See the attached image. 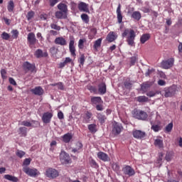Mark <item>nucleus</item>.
<instances>
[{"label": "nucleus", "instance_id": "nucleus-1", "mask_svg": "<svg viewBox=\"0 0 182 182\" xmlns=\"http://www.w3.org/2000/svg\"><path fill=\"white\" fill-rule=\"evenodd\" d=\"M126 36L127 45L132 47L136 46V43H134V40L136 39V32H134V30L132 28L125 29L122 33V37L126 38Z\"/></svg>", "mask_w": 182, "mask_h": 182}, {"label": "nucleus", "instance_id": "nucleus-2", "mask_svg": "<svg viewBox=\"0 0 182 182\" xmlns=\"http://www.w3.org/2000/svg\"><path fill=\"white\" fill-rule=\"evenodd\" d=\"M132 116L133 117H134V119H137V120H142L143 122H145V120H147V118L149 117L147 112L141 109H134L132 111Z\"/></svg>", "mask_w": 182, "mask_h": 182}, {"label": "nucleus", "instance_id": "nucleus-3", "mask_svg": "<svg viewBox=\"0 0 182 182\" xmlns=\"http://www.w3.org/2000/svg\"><path fill=\"white\" fill-rule=\"evenodd\" d=\"M23 171L27 174V176H29V177H36L37 176H39L41 173H39V171L35 168H30L28 166L23 168Z\"/></svg>", "mask_w": 182, "mask_h": 182}, {"label": "nucleus", "instance_id": "nucleus-4", "mask_svg": "<svg viewBox=\"0 0 182 182\" xmlns=\"http://www.w3.org/2000/svg\"><path fill=\"white\" fill-rule=\"evenodd\" d=\"M45 174L48 178H56V177L59 176V172L58 170L53 168H47Z\"/></svg>", "mask_w": 182, "mask_h": 182}, {"label": "nucleus", "instance_id": "nucleus-5", "mask_svg": "<svg viewBox=\"0 0 182 182\" xmlns=\"http://www.w3.org/2000/svg\"><path fill=\"white\" fill-rule=\"evenodd\" d=\"M69 50L70 52L71 56L75 58L76 48H75V37H73V36H70Z\"/></svg>", "mask_w": 182, "mask_h": 182}, {"label": "nucleus", "instance_id": "nucleus-6", "mask_svg": "<svg viewBox=\"0 0 182 182\" xmlns=\"http://www.w3.org/2000/svg\"><path fill=\"white\" fill-rule=\"evenodd\" d=\"M176 86L165 88L163 95L165 97H171V96H174V95H176Z\"/></svg>", "mask_w": 182, "mask_h": 182}, {"label": "nucleus", "instance_id": "nucleus-7", "mask_svg": "<svg viewBox=\"0 0 182 182\" xmlns=\"http://www.w3.org/2000/svg\"><path fill=\"white\" fill-rule=\"evenodd\" d=\"M60 160L62 164H69L70 163V156L64 151L60 154Z\"/></svg>", "mask_w": 182, "mask_h": 182}, {"label": "nucleus", "instance_id": "nucleus-8", "mask_svg": "<svg viewBox=\"0 0 182 182\" xmlns=\"http://www.w3.org/2000/svg\"><path fill=\"white\" fill-rule=\"evenodd\" d=\"M24 70L26 72H31V73H36V67L35 64H31L29 62H25L23 65Z\"/></svg>", "mask_w": 182, "mask_h": 182}, {"label": "nucleus", "instance_id": "nucleus-9", "mask_svg": "<svg viewBox=\"0 0 182 182\" xmlns=\"http://www.w3.org/2000/svg\"><path fill=\"white\" fill-rule=\"evenodd\" d=\"M174 65V58H169L166 60H163L161 63V66L163 69H170V68H173Z\"/></svg>", "mask_w": 182, "mask_h": 182}, {"label": "nucleus", "instance_id": "nucleus-10", "mask_svg": "<svg viewBox=\"0 0 182 182\" xmlns=\"http://www.w3.org/2000/svg\"><path fill=\"white\" fill-rule=\"evenodd\" d=\"M122 171L125 176H129V177H132L136 174L134 169L132 168L130 166H126L122 168Z\"/></svg>", "mask_w": 182, "mask_h": 182}, {"label": "nucleus", "instance_id": "nucleus-11", "mask_svg": "<svg viewBox=\"0 0 182 182\" xmlns=\"http://www.w3.org/2000/svg\"><path fill=\"white\" fill-rule=\"evenodd\" d=\"M133 136L134 139H144L146 137V132L141 130L135 129L132 132Z\"/></svg>", "mask_w": 182, "mask_h": 182}, {"label": "nucleus", "instance_id": "nucleus-12", "mask_svg": "<svg viewBox=\"0 0 182 182\" xmlns=\"http://www.w3.org/2000/svg\"><path fill=\"white\" fill-rule=\"evenodd\" d=\"M151 86H153V82H144L141 85V90L143 92V93H146L149 90V89L151 87Z\"/></svg>", "mask_w": 182, "mask_h": 182}, {"label": "nucleus", "instance_id": "nucleus-13", "mask_svg": "<svg viewBox=\"0 0 182 182\" xmlns=\"http://www.w3.org/2000/svg\"><path fill=\"white\" fill-rule=\"evenodd\" d=\"M27 41L29 45H36L38 40L33 33H29L27 36Z\"/></svg>", "mask_w": 182, "mask_h": 182}, {"label": "nucleus", "instance_id": "nucleus-14", "mask_svg": "<svg viewBox=\"0 0 182 182\" xmlns=\"http://www.w3.org/2000/svg\"><path fill=\"white\" fill-rule=\"evenodd\" d=\"M78 9L80 11V12H86L87 14H89V5L87 4L85 2H80L78 4Z\"/></svg>", "mask_w": 182, "mask_h": 182}, {"label": "nucleus", "instance_id": "nucleus-15", "mask_svg": "<svg viewBox=\"0 0 182 182\" xmlns=\"http://www.w3.org/2000/svg\"><path fill=\"white\" fill-rule=\"evenodd\" d=\"M53 117V114L50 112H46L43 114L42 120L43 123L48 124L50 123V120Z\"/></svg>", "mask_w": 182, "mask_h": 182}, {"label": "nucleus", "instance_id": "nucleus-16", "mask_svg": "<svg viewBox=\"0 0 182 182\" xmlns=\"http://www.w3.org/2000/svg\"><path fill=\"white\" fill-rule=\"evenodd\" d=\"M122 130H123V127L122 126V124H119L117 122L114 124L112 132L114 133V134H120V133H122Z\"/></svg>", "mask_w": 182, "mask_h": 182}, {"label": "nucleus", "instance_id": "nucleus-17", "mask_svg": "<svg viewBox=\"0 0 182 182\" xmlns=\"http://www.w3.org/2000/svg\"><path fill=\"white\" fill-rule=\"evenodd\" d=\"M54 43H55V45H60V46H66V45H68L66 39H65L63 37L56 38L54 41Z\"/></svg>", "mask_w": 182, "mask_h": 182}, {"label": "nucleus", "instance_id": "nucleus-18", "mask_svg": "<svg viewBox=\"0 0 182 182\" xmlns=\"http://www.w3.org/2000/svg\"><path fill=\"white\" fill-rule=\"evenodd\" d=\"M31 92L33 95H36V96H42V95H43V93L45 92V91L41 86L36 87L34 89H32Z\"/></svg>", "mask_w": 182, "mask_h": 182}, {"label": "nucleus", "instance_id": "nucleus-19", "mask_svg": "<svg viewBox=\"0 0 182 182\" xmlns=\"http://www.w3.org/2000/svg\"><path fill=\"white\" fill-rule=\"evenodd\" d=\"M91 104L97 106V105H103V100L100 97H92Z\"/></svg>", "mask_w": 182, "mask_h": 182}, {"label": "nucleus", "instance_id": "nucleus-20", "mask_svg": "<svg viewBox=\"0 0 182 182\" xmlns=\"http://www.w3.org/2000/svg\"><path fill=\"white\" fill-rule=\"evenodd\" d=\"M117 18L119 23L123 21V16L122 15V5L119 4L117 9Z\"/></svg>", "mask_w": 182, "mask_h": 182}, {"label": "nucleus", "instance_id": "nucleus-21", "mask_svg": "<svg viewBox=\"0 0 182 182\" xmlns=\"http://www.w3.org/2000/svg\"><path fill=\"white\" fill-rule=\"evenodd\" d=\"M116 39H117V35L113 31H110L107 36V41L109 43L114 42Z\"/></svg>", "mask_w": 182, "mask_h": 182}, {"label": "nucleus", "instance_id": "nucleus-22", "mask_svg": "<svg viewBox=\"0 0 182 182\" xmlns=\"http://www.w3.org/2000/svg\"><path fill=\"white\" fill-rule=\"evenodd\" d=\"M36 58H47L48 56V53L45 52L43 53V51L41 49H38L36 50L35 53H34Z\"/></svg>", "mask_w": 182, "mask_h": 182}, {"label": "nucleus", "instance_id": "nucleus-23", "mask_svg": "<svg viewBox=\"0 0 182 182\" xmlns=\"http://www.w3.org/2000/svg\"><path fill=\"white\" fill-rule=\"evenodd\" d=\"M97 157L100 160H102V161H109V156H107L106 153H104L102 151L98 152Z\"/></svg>", "mask_w": 182, "mask_h": 182}, {"label": "nucleus", "instance_id": "nucleus-24", "mask_svg": "<svg viewBox=\"0 0 182 182\" xmlns=\"http://www.w3.org/2000/svg\"><path fill=\"white\" fill-rule=\"evenodd\" d=\"M98 92L100 95H105L106 93V84L102 82L98 85Z\"/></svg>", "mask_w": 182, "mask_h": 182}, {"label": "nucleus", "instance_id": "nucleus-25", "mask_svg": "<svg viewBox=\"0 0 182 182\" xmlns=\"http://www.w3.org/2000/svg\"><path fill=\"white\" fill-rule=\"evenodd\" d=\"M92 115L93 114L91 112H87L83 117L82 122L84 123H90V119H92Z\"/></svg>", "mask_w": 182, "mask_h": 182}, {"label": "nucleus", "instance_id": "nucleus-26", "mask_svg": "<svg viewBox=\"0 0 182 182\" xmlns=\"http://www.w3.org/2000/svg\"><path fill=\"white\" fill-rule=\"evenodd\" d=\"M97 119H98L101 124H103L106 122L107 117H106V115L103 114L98 113L97 114Z\"/></svg>", "mask_w": 182, "mask_h": 182}, {"label": "nucleus", "instance_id": "nucleus-27", "mask_svg": "<svg viewBox=\"0 0 182 182\" xmlns=\"http://www.w3.org/2000/svg\"><path fill=\"white\" fill-rule=\"evenodd\" d=\"M154 146H156V147H158L159 149H163L164 147L163 139L160 138L156 139L154 140Z\"/></svg>", "mask_w": 182, "mask_h": 182}, {"label": "nucleus", "instance_id": "nucleus-28", "mask_svg": "<svg viewBox=\"0 0 182 182\" xmlns=\"http://www.w3.org/2000/svg\"><path fill=\"white\" fill-rule=\"evenodd\" d=\"M58 9L64 14H68V6L65 4L60 3L58 5Z\"/></svg>", "mask_w": 182, "mask_h": 182}, {"label": "nucleus", "instance_id": "nucleus-29", "mask_svg": "<svg viewBox=\"0 0 182 182\" xmlns=\"http://www.w3.org/2000/svg\"><path fill=\"white\" fill-rule=\"evenodd\" d=\"M102 41H103V38H100L94 42L93 48L95 50H97L102 46Z\"/></svg>", "mask_w": 182, "mask_h": 182}, {"label": "nucleus", "instance_id": "nucleus-30", "mask_svg": "<svg viewBox=\"0 0 182 182\" xmlns=\"http://www.w3.org/2000/svg\"><path fill=\"white\" fill-rule=\"evenodd\" d=\"M73 137V136H72V134L70 133L65 134L63 136V141H64V143H69V141L72 140Z\"/></svg>", "mask_w": 182, "mask_h": 182}, {"label": "nucleus", "instance_id": "nucleus-31", "mask_svg": "<svg viewBox=\"0 0 182 182\" xmlns=\"http://www.w3.org/2000/svg\"><path fill=\"white\" fill-rule=\"evenodd\" d=\"M132 18L136 21H140V19H141V14L140 11H134L132 14Z\"/></svg>", "mask_w": 182, "mask_h": 182}, {"label": "nucleus", "instance_id": "nucleus-32", "mask_svg": "<svg viewBox=\"0 0 182 182\" xmlns=\"http://www.w3.org/2000/svg\"><path fill=\"white\" fill-rule=\"evenodd\" d=\"M55 15L57 19H65L66 18V13L63 11H56Z\"/></svg>", "mask_w": 182, "mask_h": 182}, {"label": "nucleus", "instance_id": "nucleus-33", "mask_svg": "<svg viewBox=\"0 0 182 182\" xmlns=\"http://www.w3.org/2000/svg\"><path fill=\"white\" fill-rule=\"evenodd\" d=\"M83 147V144L82 142H77L76 147L72 149L73 153H79V150H80Z\"/></svg>", "mask_w": 182, "mask_h": 182}, {"label": "nucleus", "instance_id": "nucleus-34", "mask_svg": "<svg viewBox=\"0 0 182 182\" xmlns=\"http://www.w3.org/2000/svg\"><path fill=\"white\" fill-rule=\"evenodd\" d=\"M149 39L150 35L149 33H145L141 36V43H146V42H147V41H149Z\"/></svg>", "mask_w": 182, "mask_h": 182}, {"label": "nucleus", "instance_id": "nucleus-35", "mask_svg": "<svg viewBox=\"0 0 182 182\" xmlns=\"http://www.w3.org/2000/svg\"><path fill=\"white\" fill-rule=\"evenodd\" d=\"M136 100L139 103H147V102H149V97L146 96H139L136 97Z\"/></svg>", "mask_w": 182, "mask_h": 182}, {"label": "nucleus", "instance_id": "nucleus-36", "mask_svg": "<svg viewBox=\"0 0 182 182\" xmlns=\"http://www.w3.org/2000/svg\"><path fill=\"white\" fill-rule=\"evenodd\" d=\"M96 124H90L88 125V130L90 132V133H96L97 132Z\"/></svg>", "mask_w": 182, "mask_h": 182}, {"label": "nucleus", "instance_id": "nucleus-37", "mask_svg": "<svg viewBox=\"0 0 182 182\" xmlns=\"http://www.w3.org/2000/svg\"><path fill=\"white\" fill-rule=\"evenodd\" d=\"M4 178L9 180V181L18 182V178L16 176H11L9 174L4 175Z\"/></svg>", "mask_w": 182, "mask_h": 182}, {"label": "nucleus", "instance_id": "nucleus-38", "mask_svg": "<svg viewBox=\"0 0 182 182\" xmlns=\"http://www.w3.org/2000/svg\"><path fill=\"white\" fill-rule=\"evenodd\" d=\"M14 8H15V4L14 3V1H10L7 6V9L9 12H14Z\"/></svg>", "mask_w": 182, "mask_h": 182}, {"label": "nucleus", "instance_id": "nucleus-39", "mask_svg": "<svg viewBox=\"0 0 182 182\" xmlns=\"http://www.w3.org/2000/svg\"><path fill=\"white\" fill-rule=\"evenodd\" d=\"M151 130H154V132H160V130H161V127H160L159 125L154 124L153 123V122H151Z\"/></svg>", "mask_w": 182, "mask_h": 182}, {"label": "nucleus", "instance_id": "nucleus-40", "mask_svg": "<svg viewBox=\"0 0 182 182\" xmlns=\"http://www.w3.org/2000/svg\"><path fill=\"white\" fill-rule=\"evenodd\" d=\"M26 130H28V129L25 127H20L18 129V134H21V136H26Z\"/></svg>", "mask_w": 182, "mask_h": 182}, {"label": "nucleus", "instance_id": "nucleus-41", "mask_svg": "<svg viewBox=\"0 0 182 182\" xmlns=\"http://www.w3.org/2000/svg\"><path fill=\"white\" fill-rule=\"evenodd\" d=\"M81 19L85 23H89V16L86 14H82L81 15Z\"/></svg>", "mask_w": 182, "mask_h": 182}, {"label": "nucleus", "instance_id": "nucleus-42", "mask_svg": "<svg viewBox=\"0 0 182 182\" xmlns=\"http://www.w3.org/2000/svg\"><path fill=\"white\" fill-rule=\"evenodd\" d=\"M85 42H86V39H80L78 41V48L79 49H83L85 48Z\"/></svg>", "mask_w": 182, "mask_h": 182}, {"label": "nucleus", "instance_id": "nucleus-43", "mask_svg": "<svg viewBox=\"0 0 182 182\" xmlns=\"http://www.w3.org/2000/svg\"><path fill=\"white\" fill-rule=\"evenodd\" d=\"M156 95H160V92L149 91L146 92V96H148L149 97H154V96Z\"/></svg>", "mask_w": 182, "mask_h": 182}, {"label": "nucleus", "instance_id": "nucleus-44", "mask_svg": "<svg viewBox=\"0 0 182 182\" xmlns=\"http://www.w3.org/2000/svg\"><path fill=\"white\" fill-rule=\"evenodd\" d=\"M88 90H90V92L91 93H94L95 95H97V93H98L97 88H96V87H94L92 85H90L88 87Z\"/></svg>", "mask_w": 182, "mask_h": 182}, {"label": "nucleus", "instance_id": "nucleus-45", "mask_svg": "<svg viewBox=\"0 0 182 182\" xmlns=\"http://www.w3.org/2000/svg\"><path fill=\"white\" fill-rule=\"evenodd\" d=\"M1 38L4 41H9V38H11V36L6 32H3L1 35Z\"/></svg>", "mask_w": 182, "mask_h": 182}, {"label": "nucleus", "instance_id": "nucleus-46", "mask_svg": "<svg viewBox=\"0 0 182 182\" xmlns=\"http://www.w3.org/2000/svg\"><path fill=\"white\" fill-rule=\"evenodd\" d=\"M155 73H156V70H154V68L148 69V70L145 73V76L146 77L151 76V75H154Z\"/></svg>", "mask_w": 182, "mask_h": 182}, {"label": "nucleus", "instance_id": "nucleus-47", "mask_svg": "<svg viewBox=\"0 0 182 182\" xmlns=\"http://www.w3.org/2000/svg\"><path fill=\"white\" fill-rule=\"evenodd\" d=\"M173 130V123H169L165 128L166 133H170Z\"/></svg>", "mask_w": 182, "mask_h": 182}, {"label": "nucleus", "instance_id": "nucleus-48", "mask_svg": "<svg viewBox=\"0 0 182 182\" xmlns=\"http://www.w3.org/2000/svg\"><path fill=\"white\" fill-rule=\"evenodd\" d=\"M16 154L20 159H22L23 156L26 154L25 151L18 149L16 152Z\"/></svg>", "mask_w": 182, "mask_h": 182}, {"label": "nucleus", "instance_id": "nucleus-49", "mask_svg": "<svg viewBox=\"0 0 182 182\" xmlns=\"http://www.w3.org/2000/svg\"><path fill=\"white\" fill-rule=\"evenodd\" d=\"M58 50H59L55 46H53L50 48V52L52 55H58Z\"/></svg>", "mask_w": 182, "mask_h": 182}, {"label": "nucleus", "instance_id": "nucleus-50", "mask_svg": "<svg viewBox=\"0 0 182 182\" xmlns=\"http://www.w3.org/2000/svg\"><path fill=\"white\" fill-rule=\"evenodd\" d=\"M21 126H26V127H32V123L28 121H23L20 123Z\"/></svg>", "mask_w": 182, "mask_h": 182}, {"label": "nucleus", "instance_id": "nucleus-51", "mask_svg": "<svg viewBox=\"0 0 182 182\" xmlns=\"http://www.w3.org/2000/svg\"><path fill=\"white\" fill-rule=\"evenodd\" d=\"M112 167L114 171H116L117 173L120 170V166H119V164L117 163L112 164Z\"/></svg>", "mask_w": 182, "mask_h": 182}, {"label": "nucleus", "instance_id": "nucleus-52", "mask_svg": "<svg viewBox=\"0 0 182 182\" xmlns=\"http://www.w3.org/2000/svg\"><path fill=\"white\" fill-rule=\"evenodd\" d=\"M165 159L166 160V161H171V160L173 159V154L167 152L165 156Z\"/></svg>", "mask_w": 182, "mask_h": 182}, {"label": "nucleus", "instance_id": "nucleus-53", "mask_svg": "<svg viewBox=\"0 0 182 182\" xmlns=\"http://www.w3.org/2000/svg\"><path fill=\"white\" fill-rule=\"evenodd\" d=\"M12 35V38L13 39H18V36L19 35V31H18V30H13L11 31Z\"/></svg>", "mask_w": 182, "mask_h": 182}, {"label": "nucleus", "instance_id": "nucleus-54", "mask_svg": "<svg viewBox=\"0 0 182 182\" xmlns=\"http://www.w3.org/2000/svg\"><path fill=\"white\" fill-rule=\"evenodd\" d=\"M53 86H58V89H59L60 90H65V86H63V83H62V82L53 84Z\"/></svg>", "mask_w": 182, "mask_h": 182}, {"label": "nucleus", "instance_id": "nucleus-55", "mask_svg": "<svg viewBox=\"0 0 182 182\" xmlns=\"http://www.w3.org/2000/svg\"><path fill=\"white\" fill-rule=\"evenodd\" d=\"M33 16H35V12L29 11L27 14L26 18H27L28 21H31V19H32V18H33Z\"/></svg>", "mask_w": 182, "mask_h": 182}, {"label": "nucleus", "instance_id": "nucleus-56", "mask_svg": "<svg viewBox=\"0 0 182 182\" xmlns=\"http://www.w3.org/2000/svg\"><path fill=\"white\" fill-rule=\"evenodd\" d=\"M50 28H51V29H55V31H60V26H58L55 23H52L50 24Z\"/></svg>", "mask_w": 182, "mask_h": 182}, {"label": "nucleus", "instance_id": "nucleus-57", "mask_svg": "<svg viewBox=\"0 0 182 182\" xmlns=\"http://www.w3.org/2000/svg\"><path fill=\"white\" fill-rule=\"evenodd\" d=\"M85 60H86V58L85 57V54L81 55L80 59L78 60L79 63H80L82 65H85Z\"/></svg>", "mask_w": 182, "mask_h": 182}, {"label": "nucleus", "instance_id": "nucleus-58", "mask_svg": "<svg viewBox=\"0 0 182 182\" xmlns=\"http://www.w3.org/2000/svg\"><path fill=\"white\" fill-rule=\"evenodd\" d=\"M130 59H131L130 63H131L132 66L134 65L136 62H137V57L133 56Z\"/></svg>", "mask_w": 182, "mask_h": 182}, {"label": "nucleus", "instance_id": "nucleus-59", "mask_svg": "<svg viewBox=\"0 0 182 182\" xmlns=\"http://www.w3.org/2000/svg\"><path fill=\"white\" fill-rule=\"evenodd\" d=\"M1 75L2 79H6V70L5 69H1Z\"/></svg>", "mask_w": 182, "mask_h": 182}, {"label": "nucleus", "instance_id": "nucleus-60", "mask_svg": "<svg viewBox=\"0 0 182 182\" xmlns=\"http://www.w3.org/2000/svg\"><path fill=\"white\" fill-rule=\"evenodd\" d=\"M60 0H49L50 6H53L55 4H58Z\"/></svg>", "mask_w": 182, "mask_h": 182}, {"label": "nucleus", "instance_id": "nucleus-61", "mask_svg": "<svg viewBox=\"0 0 182 182\" xmlns=\"http://www.w3.org/2000/svg\"><path fill=\"white\" fill-rule=\"evenodd\" d=\"M31 159H26L23 161V166H29V164H31Z\"/></svg>", "mask_w": 182, "mask_h": 182}, {"label": "nucleus", "instance_id": "nucleus-62", "mask_svg": "<svg viewBox=\"0 0 182 182\" xmlns=\"http://www.w3.org/2000/svg\"><path fill=\"white\" fill-rule=\"evenodd\" d=\"M90 165L92 166V167H95V168L97 167V163H96V161H95L94 159H91Z\"/></svg>", "mask_w": 182, "mask_h": 182}, {"label": "nucleus", "instance_id": "nucleus-63", "mask_svg": "<svg viewBox=\"0 0 182 182\" xmlns=\"http://www.w3.org/2000/svg\"><path fill=\"white\" fill-rule=\"evenodd\" d=\"M124 86L126 89H130L132 87V82L127 81L124 82Z\"/></svg>", "mask_w": 182, "mask_h": 182}, {"label": "nucleus", "instance_id": "nucleus-64", "mask_svg": "<svg viewBox=\"0 0 182 182\" xmlns=\"http://www.w3.org/2000/svg\"><path fill=\"white\" fill-rule=\"evenodd\" d=\"M96 109L99 112H102L103 110V105L102 104H98L96 105Z\"/></svg>", "mask_w": 182, "mask_h": 182}]
</instances>
